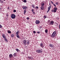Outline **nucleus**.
Instances as JSON below:
<instances>
[{
	"instance_id": "f704fd0d",
	"label": "nucleus",
	"mask_w": 60,
	"mask_h": 60,
	"mask_svg": "<svg viewBox=\"0 0 60 60\" xmlns=\"http://www.w3.org/2000/svg\"><path fill=\"white\" fill-rule=\"evenodd\" d=\"M37 33L38 34H40V32H37Z\"/></svg>"
},
{
	"instance_id": "a19ab883",
	"label": "nucleus",
	"mask_w": 60,
	"mask_h": 60,
	"mask_svg": "<svg viewBox=\"0 0 60 60\" xmlns=\"http://www.w3.org/2000/svg\"><path fill=\"white\" fill-rule=\"evenodd\" d=\"M31 11L32 12H34V10L33 9H32Z\"/></svg>"
},
{
	"instance_id": "864d4df0",
	"label": "nucleus",
	"mask_w": 60,
	"mask_h": 60,
	"mask_svg": "<svg viewBox=\"0 0 60 60\" xmlns=\"http://www.w3.org/2000/svg\"><path fill=\"white\" fill-rule=\"evenodd\" d=\"M49 4H50V3H49Z\"/></svg>"
},
{
	"instance_id": "f8f14e48",
	"label": "nucleus",
	"mask_w": 60,
	"mask_h": 60,
	"mask_svg": "<svg viewBox=\"0 0 60 60\" xmlns=\"http://www.w3.org/2000/svg\"><path fill=\"white\" fill-rule=\"evenodd\" d=\"M2 37L4 38L5 39L6 38V36H5V34H3L2 35Z\"/></svg>"
},
{
	"instance_id": "3c124183",
	"label": "nucleus",
	"mask_w": 60,
	"mask_h": 60,
	"mask_svg": "<svg viewBox=\"0 0 60 60\" xmlns=\"http://www.w3.org/2000/svg\"><path fill=\"white\" fill-rule=\"evenodd\" d=\"M51 5V4H49V5H50H50Z\"/></svg>"
},
{
	"instance_id": "c03bdc74",
	"label": "nucleus",
	"mask_w": 60,
	"mask_h": 60,
	"mask_svg": "<svg viewBox=\"0 0 60 60\" xmlns=\"http://www.w3.org/2000/svg\"><path fill=\"white\" fill-rule=\"evenodd\" d=\"M30 59H33V57H31L30 58Z\"/></svg>"
},
{
	"instance_id": "aec40b11",
	"label": "nucleus",
	"mask_w": 60,
	"mask_h": 60,
	"mask_svg": "<svg viewBox=\"0 0 60 60\" xmlns=\"http://www.w3.org/2000/svg\"><path fill=\"white\" fill-rule=\"evenodd\" d=\"M44 19H46V18H48V17H47V16L46 15H44Z\"/></svg>"
},
{
	"instance_id": "9b49d317",
	"label": "nucleus",
	"mask_w": 60,
	"mask_h": 60,
	"mask_svg": "<svg viewBox=\"0 0 60 60\" xmlns=\"http://www.w3.org/2000/svg\"><path fill=\"white\" fill-rule=\"evenodd\" d=\"M44 8L43 6H41L40 8L42 10H43Z\"/></svg>"
},
{
	"instance_id": "58836bf2",
	"label": "nucleus",
	"mask_w": 60,
	"mask_h": 60,
	"mask_svg": "<svg viewBox=\"0 0 60 60\" xmlns=\"http://www.w3.org/2000/svg\"><path fill=\"white\" fill-rule=\"evenodd\" d=\"M33 12V14H35V12Z\"/></svg>"
},
{
	"instance_id": "de8ad7c7",
	"label": "nucleus",
	"mask_w": 60,
	"mask_h": 60,
	"mask_svg": "<svg viewBox=\"0 0 60 60\" xmlns=\"http://www.w3.org/2000/svg\"><path fill=\"white\" fill-rule=\"evenodd\" d=\"M6 16L7 17H8V14H6Z\"/></svg>"
},
{
	"instance_id": "72a5a7b5",
	"label": "nucleus",
	"mask_w": 60,
	"mask_h": 60,
	"mask_svg": "<svg viewBox=\"0 0 60 60\" xmlns=\"http://www.w3.org/2000/svg\"><path fill=\"white\" fill-rule=\"evenodd\" d=\"M52 12H54V9L53 10H52L51 11Z\"/></svg>"
},
{
	"instance_id": "6e6d98bb",
	"label": "nucleus",
	"mask_w": 60,
	"mask_h": 60,
	"mask_svg": "<svg viewBox=\"0 0 60 60\" xmlns=\"http://www.w3.org/2000/svg\"><path fill=\"white\" fill-rule=\"evenodd\" d=\"M4 0V1H5V0Z\"/></svg>"
},
{
	"instance_id": "79ce46f5",
	"label": "nucleus",
	"mask_w": 60,
	"mask_h": 60,
	"mask_svg": "<svg viewBox=\"0 0 60 60\" xmlns=\"http://www.w3.org/2000/svg\"><path fill=\"white\" fill-rule=\"evenodd\" d=\"M51 3H52V4H54V3H53V2H52L51 1Z\"/></svg>"
},
{
	"instance_id": "ddd939ff",
	"label": "nucleus",
	"mask_w": 60,
	"mask_h": 60,
	"mask_svg": "<svg viewBox=\"0 0 60 60\" xmlns=\"http://www.w3.org/2000/svg\"><path fill=\"white\" fill-rule=\"evenodd\" d=\"M9 57L10 58H11L12 57V55L11 54L9 55Z\"/></svg>"
},
{
	"instance_id": "9d476101",
	"label": "nucleus",
	"mask_w": 60,
	"mask_h": 60,
	"mask_svg": "<svg viewBox=\"0 0 60 60\" xmlns=\"http://www.w3.org/2000/svg\"><path fill=\"white\" fill-rule=\"evenodd\" d=\"M49 46L50 47H51V48H53L54 47V46L53 44H50L49 45Z\"/></svg>"
},
{
	"instance_id": "473e14b6",
	"label": "nucleus",
	"mask_w": 60,
	"mask_h": 60,
	"mask_svg": "<svg viewBox=\"0 0 60 60\" xmlns=\"http://www.w3.org/2000/svg\"><path fill=\"white\" fill-rule=\"evenodd\" d=\"M36 8L37 9H38V6H37L35 8V9H36Z\"/></svg>"
},
{
	"instance_id": "f03ea898",
	"label": "nucleus",
	"mask_w": 60,
	"mask_h": 60,
	"mask_svg": "<svg viewBox=\"0 0 60 60\" xmlns=\"http://www.w3.org/2000/svg\"><path fill=\"white\" fill-rule=\"evenodd\" d=\"M11 17L12 19H14L16 18V15L14 14H12L11 15Z\"/></svg>"
},
{
	"instance_id": "37998d69",
	"label": "nucleus",
	"mask_w": 60,
	"mask_h": 60,
	"mask_svg": "<svg viewBox=\"0 0 60 60\" xmlns=\"http://www.w3.org/2000/svg\"><path fill=\"white\" fill-rule=\"evenodd\" d=\"M53 4L55 7H56V5L54 4Z\"/></svg>"
},
{
	"instance_id": "412c9836",
	"label": "nucleus",
	"mask_w": 60,
	"mask_h": 60,
	"mask_svg": "<svg viewBox=\"0 0 60 60\" xmlns=\"http://www.w3.org/2000/svg\"><path fill=\"white\" fill-rule=\"evenodd\" d=\"M55 24L56 26H57L58 25V23H57L56 22L55 23Z\"/></svg>"
},
{
	"instance_id": "f257e3e1",
	"label": "nucleus",
	"mask_w": 60,
	"mask_h": 60,
	"mask_svg": "<svg viewBox=\"0 0 60 60\" xmlns=\"http://www.w3.org/2000/svg\"><path fill=\"white\" fill-rule=\"evenodd\" d=\"M56 35V31H54L53 32L52 34L51 35L52 37V38H54L55 37V36Z\"/></svg>"
},
{
	"instance_id": "0eeeda50",
	"label": "nucleus",
	"mask_w": 60,
	"mask_h": 60,
	"mask_svg": "<svg viewBox=\"0 0 60 60\" xmlns=\"http://www.w3.org/2000/svg\"><path fill=\"white\" fill-rule=\"evenodd\" d=\"M40 46H41V48H43L44 46L43 45V43H41L40 44Z\"/></svg>"
},
{
	"instance_id": "39448f33",
	"label": "nucleus",
	"mask_w": 60,
	"mask_h": 60,
	"mask_svg": "<svg viewBox=\"0 0 60 60\" xmlns=\"http://www.w3.org/2000/svg\"><path fill=\"white\" fill-rule=\"evenodd\" d=\"M54 12H56V11L57 10V8L56 7H55L54 8Z\"/></svg>"
},
{
	"instance_id": "4d7b16f0",
	"label": "nucleus",
	"mask_w": 60,
	"mask_h": 60,
	"mask_svg": "<svg viewBox=\"0 0 60 60\" xmlns=\"http://www.w3.org/2000/svg\"><path fill=\"white\" fill-rule=\"evenodd\" d=\"M18 31H19V30H18Z\"/></svg>"
},
{
	"instance_id": "2f4dec72",
	"label": "nucleus",
	"mask_w": 60,
	"mask_h": 60,
	"mask_svg": "<svg viewBox=\"0 0 60 60\" xmlns=\"http://www.w3.org/2000/svg\"><path fill=\"white\" fill-rule=\"evenodd\" d=\"M58 4H59L58 2H56V5H58Z\"/></svg>"
},
{
	"instance_id": "5701e85b",
	"label": "nucleus",
	"mask_w": 60,
	"mask_h": 60,
	"mask_svg": "<svg viewBox=\"0 0 60 60\" xmlns=\"http://www.w3.org/2000/svg\"><path fill=\"white\" fill-rule=\"evenodd\" d=\"M45 32L46 33H48V30H45Z\"/></svg>"
},
{
	"instance_id": "49530a36",
	"label": "nucleus",
	"mask_w": 60,
	"mask_h": 60,
	"mask_svg": "<svg viewBox=\"0 0 60 60\" xmlns=\"http://www.w3.org/2000/svg\"><path fill=\"white\" fill-rule=\"evenodd\" d=\"M28 58L29 59H31V57L29 56L28 57Z\"/></svg>"
},
{
	"instance_id": "4be33fe9",
	"label": "nucleus",
	"mask_w": 60,
	"mask_h": 60,
	"mask_svg": "<svg viewBox=\"0 0 60 60\" xmlns=\"http://www.w3.org/2000/svg\"><path fill=\"white\" fill-rule=\"evenodd\" d=\"M16 37H17V38H20V37L19 36V35H16Z\"/></svg>"
},
{
	"instance_id": "423d86ee",
	"label": "nucleus",
	"mask_w": 60,
	"mask_h": 60,
	"mask_svg": "<svg viewBox=\"0 0 60 60\" xmlns=\"http://www.w3.org/2000/svg\"><path fill=\"white\" fill-rule=\"evenodd\" d=\"M40 22L39 20H36L35 22V23L36 24H39L40 23Z\"/></svg>"
},
{
	"instance_id": "a211bd4d",
	"label": "nucleus",
	"mask_w": 60,
	"mask_h": 60,
	"mask_svg": "<svg viewBox=\"0 0 60 60\" xmlns=\"http://www.w3.org/2000/svg\"><path fill=\"white\" fill-rule=\"evenodd\" d=\"M22 1L23 2H24V3H26V0H22Z\"/></svg>"
},
{
	"instance_id": "2eb2a0df",
	"label": "nucleus",
	"mask_w": 60,
	"mask_h": 60,
	"mask_svg": "<svg viewBox=\"0 0 60 60\" xmlns=\"http://www.w3.org/2000/svg\"><path fill=\"white\" fill-rule=\"evenodd\" d=\"M51 5H50L49 7H48V10H50V8H51Z\"/></svg>"
},
{
	"instance_id": "393cba45",
	"label": "nucleus",
	"mask_w": 60,
	"mask_h": 60,
	"mask_svg": "<svg viewBox=\"0 0 60 60\" xmlns=\"http://www.w3.org/2000/svg\"><path fill=\"white\" fill-rule=\"evenodd\" d=\"M13 56H17V55H16V54L15 53L13 54Z\"/></svg>"
},
{
	"instance_id": "a18cd8bd",
	"label": "nucleus",
	"mask_w": 60,
	"mask_h": 60,
	"mask_svg": "<svg viewBox=\"0 0 60 60\" xmlns=\"http://www.w3.org/2000/svg\"><path fill=\"white\" fill-rule=\"evenodd\" d=\"M41 28H42V26H40L39 27V28L41 29Z\"/></svg>"
},
{
	"instance_id": "f3484780",
	"label": "nucleus",
	"mask_w": 60,
	"mask_h": 60,
	"mask_svg": "<svg viewBox=\"0 0 60 60\" xmlns=\"http://www.w3.org/2000/svg\"><path fill=\"white\" fill-rule=\"evenodd\" d=\"M11 37H14V35L13 34H12L11 35Z\"/></svg>"
},
{
	"instance_id": "b1692460",
	"label": "nucleus",
	"mask_w": 60,
	"mask_h": 60,
	"mask_svg": "<svg viewBox=\"0 0 60 60\" xmlns=\"http://www.w3.org/2000/svg\"><path fill=\"white\" fill-rule=\"evenodd\" d=\"M5 41H6V42H8V41L7 39L6 38H5Z\"/></svg>"
},
{
	"instance_id": "6e6552de",
	"label": "nucleus",
	"mask_w": 60,
	"mask_h": 60,
	"mask_svg": "<svg viewBox=\"0 0 60 60\" xmlns=\"http://www.w3.org/2000/svg\"><path fill=\"white\" fill-rule=\"evenodd\" d=\"M27 7L26 6H23L22 7V8H23L24 10H26V9H27Z\"/></svg>"
},
{
	"instance_id": "c9c22d12",
	"label": "nucleus",
	"mask_w": 60,
	"mask_h": 60,
	"mask_svg": "<svg viewBox=\"0 0 60 60\" xmlns=\"http://www.w3.org/2000/svg\"><path fill=\"white\" fill-rule=\"evenodd\" d=\"M0 28H2V26L0 24Z\"/></svg>"
},
{
	"instance_id": "20e7f679",
	"label": "nucleus",
	"mask_w": 60,
	"mask_h": 60,
	"mask_svg": "<svg viewBox=\"0 0 60 60\" xmlns=\"http://www.w3.org/2000/svg\"><path fill=\"white\" fill-rule=\"evenodd\" d=\"M54 24V21H50V25H53Z\"/></svg>"
},
{
	"instance_id": "c756f323",
	"label": "nucleus",
	"mask_w": 60,
	"mask_h": 60,
	"mask_svg": "<svg viewBox=\"0 0 60 60\" xmlns=\"http://www.w3.org/2000/svg\"><path fill=\"white\" fill-rule=\"evenodd\" d=\"M0 2L1 3H4V1L3 0H0Z\"/></svg>"
},
{
	"instance_id": "4468645a",
	"label": "nucleus",
	"mask_w": 60,
	"mask_h": 60,
	"mask_svg": "<svg viewBox=\"0 0 60 60\" xmlns=\"http://www.w3.org/2000/svg\"><path fill=\"white\" fill-rule=\"evenodd\" d=\"M7 32L9 34H11V31L9 30L7 31Z\"/></svg>"
},
{
	"instance_id": "4c0bfd02",
	"label": "nucleus",
	"mask_w": 60,
	"mask_h": 60,
	"mask_svg": "<svg viewBox=\"0 0 60 60\" xmlns=\"http://www.w3.org/2000/svg\"><path fill=\"white\" fill-rule=\"evenodd\" d=\"M48 10L47 11V13H48V12H49V9H48Z\"/></svg>"
},
{
	"instance_id": "7c9ffc66",
	"label": "nucleus",
	"mask_w": 60,
	"mask_h": 60,
	"mask_svg": "<svg viewBox=\"0 0 60 60\" xmlns=\"http://www.w3.org/2000/svg\"><path fill=\"white\" fill-rule=\"evenodd\" d=\"M19 50L18 49H16V51H17V52H18Z\"/></svg>"
},
{
	"instance_id": "a878e982",
	"label": "nucleus",
	"mask_w": 60,
	"mask_h": 60,
	"mask_svg": "<svg viewBox=\"0 0 60 60\" xmlns=\"http://www.w3.org/2000/svg\"><path fill=\"white\" fill-rule=\"evenodd\" d=\"M32 6L33 7V8H34V4H32Z\"/></svg>"
},
{
	"instance_id": "ea45409f",
	"label": "nucleus",
	"mask_w": 60,
	"mask_h": 60,
	"mask_svg": "<svg viewBox=\"0 0 60 60\" xmlns=\"http://www.w3.org/2000/svg\"><path fill=\"white\" fill-rule=\"evenodd\" d=\"M26 19L28 20V19H29V18H28V17Z\"/></svg>"
},
{
	"instance_id": "09e8293b",
	"label": "nucleus",
	"mask_w": 60,
	"mask_h": 60,
	"mask_svg": "<svg viewBox=\"0 0 60 60\" xmlns=\"http://www.w3.org/2000/svg\"><path fill=\"white\" fill-rule=\"evenodd\" d=\"M59 29H60V25H59Z\"/></svg>"
},
{
	"instance_id": "7ed1b4c3",
	"label": "nucleus",
	"mask_w": 60,
	"mask_h": 60,
	"mask_svg": "<svg viewBox=\"0 0 60 60\" xmlns=\"http://www.w3.org/2000/svg\"><path fill=\"white\" fill-rule=\"evenodd\" d=\"M37 52L38 53H42V50L38 49L37 50Z\"/></svg>"
},
{
	"instance_id": "6ab92c4d",
	"label": "nucleus",
	"mask_w": 60,
	"mask_h": 60,
	"mask_svg": "<svg viewBox=\"0 0 60 60\" xmlns=\"http://www.w3.org/2000/svg\"><path fill=\"white\" fill-rule=\"evenodd\" d=\"M26 10H25L24 11V14H26Z\"/></svg>"
},
{
	"instance_id": "cd10ccee",
	"label": "nucleus",
	"mask_w": 60,
	"mask_h": 60,
	"mask_svg": "<svg viewBox=\"0 0 60 60\" xmlns=\"http://www.w3.org/2000/svg\"><path fill=\"white\" fill-rule=\"evenodd\" d=\"M27 44V45H28L29 44V41H28Z\"/></svg>"
},
{
	"instance_id": "603ef678",
	"label": "nucleus",
	"mask_w": 60,
	"mask_h": 60,
	"mask_svg": "<svg viewBox=\"0 0 60 60\" xmlns=\"http://www.w3.org/2000/svg\"><path fill=\"white\" fill-rule=\"evenodd\" d=\"M1 10V8H0V10Z\"/></svg>"
},
{
	"instance_id": "c85d7f7f",
	"label": "nucleus",
	"mask_w": 60,
	"mask_h": 60,
	"mask_svg": "<svg viewBox=\"0 0 60 60\" xmlns=\"http://www.w3.org/2000/svg\"><path fill=\"white\" fill-rule=\"evenodd\" d=\"M13 12H16V10H14L13 11Z\"/></svg>"
},
{
	"instance_id": "5fc2aeb1",
	"label": "nucleus",
	"mask_w": 60,
	"mask_h": 60,
	"mask_svg": "<svg viewBox=\"0 0 60 60\" xmlns=\"http://www.w3.org/2000/svg\"><path fill=\"white\" fill-rule=\"evenodd\" d=\"M8 10H9V8H8Z\"/></svg>"
},
{
	"instance_id": "dca6fc26",
	"label": "nucleus",
	"mask_w": 60,
	"mask_h": 60,
	"mask_svg": "<svg viewBox=\"0 0 60 60\" xmlns=\"http://www.w3.org/2000/svg\"><path fill=\"white\" fill-rule=\"evenodd\" d=\"M44 5H45V4L43 3H41V5L42 6H43Z\"/></svg>"
},
{
	"instance_id": "e433bc0d",
	"label": "nucleus",
	"mask_w": 60,
	"mask_h": 60,
	"mask_svg": "<svg viewBox=\"0 0 60 60\" xmlns=\"http://www.w3.org/2000/svg\"><path fill=\"white\" fill-rule=\"evenodd\" d=\"M33 32L34 33V34H35V33H36V32H35V31H34Z\"/></svg>"
},
{
	"instance_id": "bb28decb",
	"label": "nucleus",
	"mask_w": 60,
	"mask_h": 60,
	"mask_svg": "<svg viewBox=\"0 0 60 60\" xmlns=\"http://www.w3.org/2000/svg\"><path fill=\"white\" fill-rule=\"evenodd\" d=\"M16 35H18V34H19V32H16Z\"/></svg>"
},
{
	"instance_id": "1a4fd4ad",
	"label": "nucleus",
	"mask_w": 60,
	"mask_h": 60,
	"mask_svg": "<svg viewBox=\"0 0 60 60\" xmlns=\"http://www.w3.org/2000/svg\"><path fill=\"white\" fill-rule=\"evenodd\" d=\"M23 43L25 45H26L27 43L26 42V40H24L23 41Z\"/></svg>"
},
{
	"instance_id": "8fccbe9b",
	"label": "nucleus",
	"mask_w": 60,
	"mask_h": 60,
	"mask_svg": "<svg viewBox=\"0 0 60 60\" xmlns=\"http://www.w3.org/2000/svg\"><path fill=\"white\" fill-rule=\"evenodd\" d=\"M49 21H50V20H49V21H48V22H49Z\"/></svg>"
},
{
	"instance_id": "13d9d810",
	"label": "nucleus",
	"mask_w": 60,
	"mask_h": 60,
	"mask_svg": "<svg viewBox=\"0 0 60 60\" xmlns=\"http://www.w3.org/2000/svg\"><path fill=\"white\" fill-rule=\"evenodd\" d=\"M0 1H1V0H0Z\"/></svg>"
},
{
	"instance_id": "bf43d9fd",
	"label": "nucleus",
	"mask_w": 60,
	"mask_h": 60,
	"mask_svg": "<svg viewBox=\"0 0 60 60\" xmlns=\"http://www.w3.org/2000/svg\"><path fill=\"white\" fill-rule=\"evenodd\" d=\"M58 19H59V18H58Z\"/></svg>"
}]
</instances>
